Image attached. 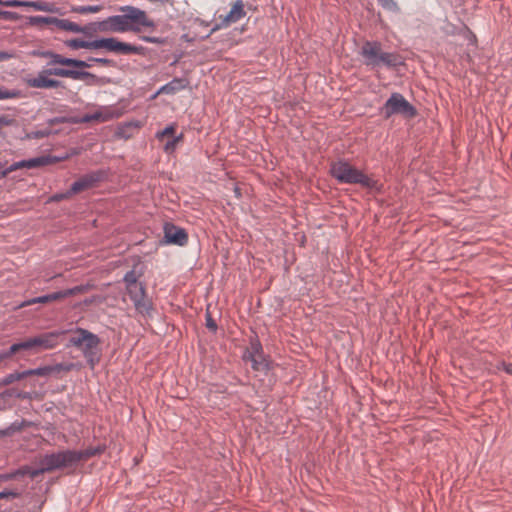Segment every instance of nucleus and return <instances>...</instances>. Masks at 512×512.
<instances>
[{"instance_id": "nucleus-1", "label": "nucleus", "mask_w": 512, "mask_h": 512, "mask_svg": "<svg viewBox=\"0 0 512 512\" xmlns=\"http://www.w3.org/2000/svg\"><path fill=\"white\" fill-rule=\"evenodd\" d=\"M120 11L124 12V14L109 16L101 22L91 23V26H95L96 30L99 29L103 32H139L140 28L138 25L150 28L155 27L154 21L147 17L144 10L127 5L121 7Z\"/></svg>"}, {"instance_id": "nucleus-2", "label": "nucleus", "mask_w": 512, "mask_h": 512, "mask_svg": "<svg viewBox=\"0 0 512 512\" xmlns=\"http://www.w3.org/2000/svg\"><path fill=\"white\" fill-rule=\"evenodd\" d=\"M365 66L372 70L381 67L396 68L404 64L403 58L397 52H385L379 41H365L359 52Z\"/></svg>"}, {"instance_id": "nucleus-3", "label": "nucleus", "mask_w": 512, "mask_h": 512, "mask_svg": "<svg viewBox=\"0 0 512 512\" xmlns=\"http://www.w3.org/2000/svg\"><path fill=\"white\" fill-rule=\"evenodd\" d=\"M330 173L339 183L360 184L369 189H378V183L345 160L332 163Z\"/></svg>"}, {"instance_id": "nucleus-4", "label": "nucleus", "mask_w": 512, "mask_h": 512, "mask_svg": "<svg viewBox=\"0 0 512 512\" xmlns=\"http://www.w3.org/2000/svg\"><path fill=\"white\" fill-rule=\"evenodd\" d=\"M71 346L79 348L91 368L99 363L101 358V340L98 335L84 329L76 328L75 335L70 338Z\"/></svg>"}, {"instance_id": "nucleus-5", "label": "nucleus", "mask_w": 512, "mask_h": 512, "mask_svg": "<svg viewBox=\"0 0 512 512\" xmlns=\"http://www.w3.org/2000/svg\"><path fill=\"white\" fill-rule=\"evenodd\" d=\"M53 66L47 64V67L39 71L35 77L26 80L27 85L39 89L65 88L62 81L49 78V76L68 78V68Z\"/></svg>"}, {"instance_id": "nucleus-6", "label": "nucleus", "mask_w": 512, "mask_h": 512, "mask_svg": "<svg viewBox=\"0 0 512 512\" xmlns=\"http://www.w3.org/2000/svg\"><path fill=\"white\" fill-rule=\"evenodd\" d=\"M74 367L73 363H58L55 365H48L44 367H38L35 369H27L23 371H15L8 374L0 384H13L16 381L26 380L28 377L40 376L49 377L51 375L59 374L62 371H70Z\"/></svg>"}, {"instance_id": "nucleus-7", "label": "nucleus", "mask_w": 512, "mask_h": 512, "mask_svg": "<svg viewBox=\"0 0 512 512\" xmlns=\"http://www.w3.org/2000/svg\"><path fill=\"white\" fill-rule=\"evenodd\" d=\"M36 54V52L34 53ZM37 55L48 58L50 61L48 62V65H63V66H70L73 68H79V69H85L90 68L92 66V63H99L105 66H112L114 63L112 60L107 58H96V57H89L87 60H79L75 58H68L64 57L61 54L55 53L50 50L37 52Z\"/></svg>"}, {"instance_id": "nucleus-8", "label": "nucleus", "mask_w": 512, "mask_h": 512, "mask_svg": "<svg viewBox=\"0 0 512 512\" xmlns=\"http://www.w3.org/2000/svg\"><path fill=\"white\" fill-rule=\"evenodd\" d=\"M381 111L386 119L390 118L392 115H401L406 118H413L417 115L416 108L398 92H394L390 95Z\"/></svg>"}, {"instance_id": "nucleus-9", "label": "nucleus", "mask_w": 512, "mask_h": 512, "mask_svg": "<svg viewBox=\"0 0 512 512\" xmlns=\"http://www.w3.org/2000/svg\"><path fill=\"white\" fill-rule=\"evenodd\" d=\"M104 48L122 55H144L145 47L119 41L117 38H99L91 41L90 49Z\"/></svg>"}, {"instance_id": "nucleus-10", "label": "nucleus", "mask_w": 512, "mask_h": 512, "mask_svg": "<svg viewBox=\"0 0 512 512\" xmlns=\"http://www.w3.org/2000/svg\"><path fill=\"white\" fill-rule=\"evenodd\" d=\"M76 451H62L59 453H53L46 455L41 465L43 470L52 471L61 468H70L78 463Z\"/></svg>"}, {"instance_id": "nucleus-11", "label": "nucleus", "mask_w": 512, "mask_h": 512, "mask_svg": "<svg viewBox=\"0 0 512 512\" xmlns=\"http://www.w3.org/2000/svg\"><path fill=\"white\" fill-rule=\"evenodd\" d=\"M243 359L250 361L255 371L266 372L269 369V362L264 355L262 344L256 336L250 339V345L245 351Z\"/></svg>"}, {"instance_id": "nucleus-12", "label": "nucleus", "mask_w": 512, "mask_h": 512, "mask_svg": "<svg viewBox=\"0 0 512 512\" xmlns=\"http://www.w3.org/2000/svg\"><path fill=\"white\" fill-rule=\"evenodd\" d=\"M126 290L135 309L142 315H149L152 310V304L146 299L144 285L138 282L135 285L126 286Z\"/></svg>"}, {"instance_id": "nucleus-13", "label": "nucleus", "mask_w": 512, "mask_h": 512, "mask_svg": "<svg viewBox=\"0 0 512 512\" xmlns=\"http://www.w3.org/2000/svg\"><path fill=\"white\" fill-rule=\"evenodd\" d=\"M163 229L164 242L166 244L184 246L188 242V234L185 231V229L178 227L172 223H165Z\"/></svg>"}, {"instance_id": "nucleus-14", "label": "nucleus", "mask_w": 512, "mask_h": 512, "mask_svg": "<svg viewBox=\"0 0 512 512\" xmlns=\"http://www.w3.org/2000/svg\"><path fill=\"white\" fill-rule=\"evenodd\" d=\"M68 68V78L85 81L88 86H101L109 82L105 77H99L91 72Z\"/></svg>"}, {"instance_id": "nucleus-15", "label": "nucleus", "mask_w": 512, "mask_h": 512, "mask_svg": "<svg viewBox=\"0 0 512 512\" xmlns=\"http://www.w3.org/2000/svg\"><path fill=\"white\" fill-rule=\"evenodd\" d=\"M30 342L34 348V353L41 350L52 349L57 345V333L48 332L41 335L30 337Z\"/></svg>"}, {"instance_id": "nucleus-16", "label": "nucleus", "mask_w": 512, "mask_h": 512, "mask_svg": "<svg viewBox=\"0 0 512 512\" xmlns=\"http://www.w3.org/2000/svg\"><path fill=\"white\" fill-rule=\"evenodd\" d=\"M102 173L99 171L90 172L85 174L78 180L72 183L70 187V193L76 194L85 189L93 187L97 182L101 180Z\"/></svg>"}, {"instance_id": "nucleus-17", "label": "nucleus", "mask_w": 512, "mask_h": 512, "mask_svg": "<svg viewBox=\"0 0 512 512\" xmlns=\"http://www.w3.org/2000/svg\"><path fill=\"white\" fill-rule=\"evenodd\" d=\"M4 353L7 357V360L12 356L23 358L28 354L34 353V348L31 345L30 339L27 338L21 342L12 344L8 349H4Z\"/></svg>"}, {"instance_id": "nucleus-18", "label": "nucleus", "mask_w": 512, "mask_h": 512, "mask_svg": "<svg viewBox=\"0 0 512 512\" xmlns=\"http://www.w3.org/2000/svg\"><path fill=\"white\" fill-rule=\"evenodd\" d=\"M54 21H55L54 25L56 27H58L59 29L65 30V31H69V32L87 34V33H89V31H96V27L91 26V23L87 26H80L77 23H74L68 19L55 18Z\"/></svg>"}, {"instance_id": "nucleus-19", "label": "nucleus", "mask_w": 512, "mask_h": 512, "mask_svg": "<svg viewBox=\"0 0 512 512\" xmlns=\"http://www.w3.org/2000/svg\"><path fill=\"white\" fill-rule=\"evenodd\" d=\"M189 85L186 78H173L170 82L166 83L158 90L157 94H174L178 91L184 90Z\"/></svg>"}, {"instance_id": "nucleus-20", "label": "nucleus", "mask_w": 512, "mask_h": 512, "mask_svg": "<svg viewBox=\"0 0 512 512\" xmlns=\"http://www.w3.org/2000/svg\"><path fill=\"white\" fill-rule=\"evenodd\" d=\"M246 15L244 10V3L242 0H237L230 12L226 15V17L222 21V25H228L230 23H235L239 21L241 18H243Z\"/></svg>"}, {"instance_id": "nucleus-21", "label": "nucleus", "mask_w": 512, "mask_h": 512, "mask_svg": "<svg viewBox=\"0 0 512 512\" xmlns=\"http://www.w3.org/2000/svg\"><path fill=\"white\" fill-rule=\"evenodd\" d=\"M52 162V159L49 156H40L35 158H30L26 160V168L33 169L37 167L45 166Z\"/></svg>"}, {"instance_id": "nucleus-22", "label": "nucleus", "mask_w": 512, "mask_h": 512, "mask_svg": "<svg viewBox=\"0 0 512 512\" xmlns=\"http://www.w3.org/2000/svg\"><path fill=\"white\" fill-rule=\"evenodd\" d=\"M103 452L101 447L96 448H87L81 451H76L78 463L82 460H87L95 455H98Z\"/></svg>"}, {"instance_id": "nucleus-23", "label": "nucleus", "mask_w": 512, "mask_h": 512, "mask_svg": "<svg viewBox=\"0 0 512 512\" xmlns=\"http://www.w3.org/2000/svg\"><path fill=\"white\" fill-rule=\"evenodd\" d=\"M102 9L101 5L72 6L71 12L78 14L97 13Z\"/></svg>"}, {"instance_id": "nucleus-24", "label": "nucleus", "mask_w": 512, "mask_h": 512, "mask_svg": "<svg viewBox=\"0 0 512 512\" xmlns=\"http://www.w3.org/2000/svg\"><path fill=\"white\" fill-rule=\"evenodd\" d=\"M55 18L56 17L40 16V15L30 16L29 17V24H31L33 26H38V25H41V24H53L54 25Z\"/></svg>"}, {"instance_id": "nucleus-25", "label": "nucleus", "mask_w": 512, "mask_h": 512, "mask_svg": "<svg viewBox=\"0 0 512 512\" xmlns=\"http://www.w3.org/2000/svg\"><path fill=\"white\" fill-rule=\"evenodd\" d=\"M103 118H102V114L100 112H95L93 114H85L84 116L80 117V118H74L72 119V123L76 124V123H89V122H92V121H101Z\"/></svg>"}, {"instance_id": "nucleus-26", "label": "nucleus", "mask_w": 512, "mask_h": 512, "mask_svg": "<svg viewBox=\"0 0 512 512\" xmlns=\"http://www.w3.org/2000/svg\"><path fill=\"white\" fill-rule=\"evenodd\" d=\"M20 168H26V160H21L18 162H14L9 167L0 170V179L5 178L9 173L20 169Z\"/></svg>"}, {"instance_id": "nucleus-27", "label": "nucleus", "mask_w": 512, "mask_h": 512, "mask_svg": "<svg viewBox=\"0 0 512 512\" xmlns=\"http://www.w3.org/2000/svg\"><path fill=\"white\" fill-rule=\"evenodd\" d=\"M21 96V91L17 89H4L0 87V100L16 99Z\"/></svg>"}, {"instance_id": "nucleus-28", "label": "nucleus", "mask_w": 512, "mask_h": 512, "mask_svg": "<svg viewBox=\"0 0 512 512\" xmlns=\"http://www.w3.org/2000/svg\"><path fill=\"white\" fill-rule=\"evenodd\" d=\"M378 4L385 10L399 13L400 8L395 0H377Z\"/></svg>"}, {"instance_id": "nucleus-29", "label": "nucleus", "mask_w": 512, "mask_h": 512, "mask_svg": "<svg viewBox=\"0 0 512 512\" xmlns=\"http://www.w3.org/2000/svg\"><path fill=\"white\" fill-rule=\"evenodd\" d=\"M91 41H86L82 39H71L67 42V46L72 49H80V48H86L90 49Z\"/></svg>"}, {"instance_id": "nucleus-30", "label": "nucleus", "mask_w": 512, "mask_h": 512, "mask_svg": "<svg viewBox=\"0 0 512 512\" xmlns=\"http://www.w3.org/2000/svg\"><path fill=\"white\" fill-rule=\"evenodd\" d=\"M48 302H51V301H50L49 295L46 294V295H42V296H38V297L31 298L29 300H26L20 306L25 307V306H29V305L36 304V303L44 304V303H48Z\"/></svg>"}, {"instance_id": "nucleus-31", "label": "nucleus", "mask_w": 512, "mask_h": 512, "mask_svg": "<svg viewBox=\"0 0 512 512\" xmlns=\"http://www.w3.org/2000/svg\"><path fill=\"white\" fill-rule=\"evenodd\" d=\"M123 281L126 286H131V285H135L136 283H138V276H137L135 270H130V271L126 272L123 277Z\"/></svg>"}, {"instance_id": "nucleus-32", "label": "nucleus", "mask_w": 512, "mask_h": 512, "mask_svg": "<svg viewBox=\"0 0 512 512\" xmlns=\"http://www.w3.org/2000/svg\"><path fill=\"white\" fill-rule=\"evenodd\" d=\"M87 289H88L87 285H78V286L66 289V294H67V297H70V296H73L76 294L83 293V292L87 291Z\"/></svg>"}, {"instance_id": "nucleus-33", "label": "nucleus", "mask_w": 512, "mask_h": 512, "mask_svg": "<svg viewBox=\"0 0 512 512\" xmlns=\"http://www.w3.org/2000/svg\"><path fill=\"white\" fill-rule=\"evenodd\" d=\"M141 40H143L144 42H147V43L159 44V45H164L166 43V38L155 37V36H141Z\"/></svg>"}, {"instance_id": "nucleus-34", "label": "nucleus", "mask_w": 512, "mask_h": 512, "mask_svg": "<svg viewBox=\"0 0 512 512\" xmlns=\"http://www.w3.org/2000/svg\"><path fill=\"white\" fill-rule=\"evenodd\" d=\"M205 320H206V327L213 333H216L217 329H218V326L215 322V320L212 318V315L210 314V312H207L206 315H205Z\"/></svg>"}, {"instance_id": "nucleus-35", "label": "nucleus", "mask_w": 512, "mask_h": 512, "mask_svg": "<svg viewBox=\"0 0 512 512\" xmlns=\"http://www.w3.org/2000/svg\"><path fill=\"white\" fill-rule=\"evenodd\" d=\"M72 195H73V193H70V189H69L64 193H56V194L52 195L50 197V201L59 202V201H62L64 199L71 197Z\"/></svg>"}, {"instance_id": "nucleus-36", "label": "nucleus", "mask_w": 512, "mask_h": 512, "mask_svg": "<svg viewBox=\"0 0 512 512\" xmlns=\"http://www.w3.org/2000/svg\"><path fill=\"white\" fill-rule=\"evenodd\" d=\"M48 295H49L51 302L67 298L66 289L52 292V293H49Z\"/></svg>"}, {"instance_id": "nucleus-37", "label": "nucleus", "mask_w": 512, "mask_h": 512, "mask_svg": "<svg viewBox=\"0 0 512 512\" xmlns=\"http://www.w3.org/2000/svg\"><path fill=\"white\" fill-rule=\"evenodd\" d=\"M31 8L36 11H48V6L42 1H32Z\"/></svg>"}, {"instance_id": "nucleus-38", "label": "nucleus", "mask_w": 512, "mask_h": 512, "mask_svg": "<svg viewBox=\"0 0 512 512\" xmlns=\"http://www.w3.org/2000/svg\"><path fill=\"white\" fill-rule=\"evenodd\" d=\"M1 18L13 21L17 20L19 18V15L13 11L3 10V13H1Z\"/></svg>"}, {"instance_id": "nucleus-39", "label": "nucleus", "mask_w": 512, "mask_h": 512, "mask_svg": "<svg viewBox=\"0 0 512 512\" xmlns=\"http://www.w3.org/2000/svg\"><path fill=\"white\" fill-rule=\"evenodd\" d=\"M73 118L60 116V117H54L50 120V124H63V123H72Z\"/></svg>"}, {"instance_id": "nucleus-40", "label": "nucleus", "mask_w": 512, "mask_h": 512, "mask_svg": "<svg viewBox=\"0 0 512 512\" xmlns=\"http://www.w3.org/2000/svg\"><path fill=\"white\" fill-rule=\"evenodd\" d=\"M173 133H174V126L169 125V126H167L163 131L159 132V133L157 134V136H158L159 138H161V137H164V136H166V135L173 134Z\"/></svg>"}, {"instance_id": "nucleus-41", "label": "nucleus", "mask_w": 512, "mask_h": 512, "mask_svg": "<svg viewBox=\"0 0 512 512\" xmlns=\"http://www.w3.org/2000/svg\"><path fill=\"white\" fill-rule=\"evenodd\" d=\"M181 138V135L180 136H176V137H173L172 140L168 141L166 144H165V150H170V149H173L176 145V143L180 140Z\"/></svg>"}, {"instance_id": "nucleus-42", "label": "nucleus", "mask_w": 512, "mask_h": 512, "mask_svg": "<svg viewBox=\"0 0 512 512\" xmlns=\"http://www.w3.org/2000/svg\"><path fill=\"white\" fill-rule=\"evenodd\" d=\"M3 6H5V7H20V0H4Z\"/></svg>"}, {"instance_id": "nucleus-43", "label": "nucleus", "mask_w": 512, "mask_h": 512, "mask_svg": "<svg viewBox=\"0 0 512 512\" xmlns=\"http://www.w3.org/2000/svg\"><path fill=\"white\" fill-rule=\"evenodd\" d=\"M12 57V55L9 52L6 51H0V62L8 60Z\"/></svg>"}, {"instance_id": "nucleus-44", "label": "nucleus", "mask_w": 512, "mask_h": 512, "mask_svg": "<svg viewBox=\"0 0 512 512\" xmlns=\"http://www.w3.org/2000/svg\"><path fill=\"white\" fill-rule=\"evenodd\" d=\"M501 366L507 374L512 375V364H506L503 362Z\"/></svg>"}, {"instance_id": "nucleus-45", "label": "nucleus", "mask_w": 512, "mask_h": 512, "mask_svg": "<svg viewBox=\"0 0 512 512\" xmlns=\"http://www.w3.org/2000/svg\"><path fill=\"white\" fill-rule=\"evenodd\" d=\"M32 1L20 0V7H31Z\"/></svg>"}, {"instance_id": "nucleus-46", "label": "nucleus", "mask_w": 512, "mask_h": 512, "mask_svg": "<svg viewBox=\"0 0 512 512\" xmlns=\"http://www.w3.org/2000/svg\"><path fill=\"white\" fill-rule=\"evenodd\" d=\"M7 360L4 350L0 351V365Z\"/></svg>"}, {"instance_id": "nucleus-47", "label": "nucleus", "mask_w": 512, "mask_h": 512, "mask_svg": "<svg viewBox=\"0 0 512 512\" xmlns=\"http://www.w3.org/2000/svg\"><path fill=\"white\" fill-rule=\"evenodd\" d=\"M92 302H93V299H92V298H91V299H85V300H84V303H85L86 305H89V304H91Z\"/></svg>"}, {"instance_id": "nucleus-48", "label": "nucleus", "mask_w": 512, "mask_h": 512, "mask_svg": "<svg viewBox=\"0 0 512 512\" xmlns=\"http://www.w3.org/2000/svg\"><path fill=\"white\" fill-rule=\"evenodd\" d=\"M219 28H220V25H216L215 27L212 28L211 33L217 31Z\"/></svg>"}, {"instance_id": "nucleus-49", "label": "nucleus", "mask_w": 512, "mask_h": 512, "mask_svg": "<svg viewBox=\"0 0 512 512\" xmlns=\"http://www.w3.org/2000/svg\"><path fill=\"white\" fill-rule=\"evenodd\" d=\"M176 63H177V59H176V60H174V61L171 63V65H175Z\"/></svg>"}, {"instance_id": "nucleus-50", "label": "nucleus", "mask_w": 512, "mask_h": 512, "mask_svg": "<svg viewBox=\"0 0 512 512\" xmlns=\"http://www.w3.org/2000/svg\"><path fill=\"white\" fill-rule=\"evenodd\" d=\"M3 1H4V0H0V5H2V6H3Z\"/></svg>"}]
</instances>
